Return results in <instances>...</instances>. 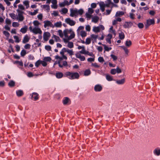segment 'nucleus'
Segmentation results:
<instances>
[{
    "label": "nucleus",
    "instance_id": "1",
    "mask_svg": "<svg viewBox=\"0 0 160 160\" xmlns=\"http://www.w3.org/2000/svg\"><path fill=\"white\" fill-rule=\"evenodd\" d=\"M65 74L66 77L70 79H78L79 77L78 73L77 72H65Z\"/></svg>",
    "mask_w": 160,
    "mask_h": 160
},
{
    "label": "nucleus",
    "instance_id": "2",
    "mask_svg": "<svg viewBox=\"0 0 160 160\" xmlns=\"http://www.w3.org/2000/svg\"><path fill=\"white\" fill-rule=\"evenodd\" d=\"M155 24V21L154 19H149L146 21V23L145 24V28L147 29L150 25H154Z\"/></svg>",
    "mask_w": 160,
    "mask_h": 160
},
{
    "label": "nucleus",
    "instance_id": "3",
    "mask_svg": "<svg viewBox=\"0 0 160 160\" xmlns=\"http://www.w3.org/2000/svg\"><path fill=\"white\" fill-rule=\"evenodd\" d=\"M17 11L18 12V19L20 21H22L24 19V17L23 16L22 14L24 13V12L20 11V10L18 9L17 10Z\"/></svg>",
    "mask_w": 160,
    "mask_h": 160
},
{
    "label": "nucleus",
    "instance_id": "4",
    "mask_svg": "<svg viewBox=\"0 0 160 160\" xmlns=\"http://www.w3.org/2000/svg\"><path fill=\"white\" fill-rule=\"evenodd\" d=\"M65 22L68 24H69L71 26L74 25L76 22L73 20H72L70 18H67L65 20Z\"/></svg>",
    "mask_w": 160,
    "mask_h": 160
},
{
    "label": "nucleus",
    "instance_id": "5",
    "mask_svg": "<svg viewBox=\"0 0 160 160\" xmlns=\"http://www.w3.org/2000/svg\"><path fill=\"white\" fill-rule=\"evenodd\" d=\"M51 36L50 33L48 32H45L43 35V38L45 41H47Z\"/></svg>",
    "mask_w": 160,
    "mask_h": 160
},
{
    "label": "nucleus",
    "instance_id": "6",
    "mask_svg": "<svg viewBox=\"0 0 160 160\" xmlns=\"http://www.w3.org/2000/svg\"><path fill=\"white\" fill-rule=\"evenodd\" d=\"M44 27L45 28H46L47 27H51L53 28L54 26L51 22L48 20L45 21L44 22Z\"/></svg>",
    "mask_w": 160,
    "mask_h": 160
},
{
    "label": "nucleus",
    "instance_id": "7",
    "mask_svg": "<svg viewBox=\"0 0 160 160\" xmlns=\"http://www.w3.org/2000/svg\"><path fill=\"white\" fill-rule=\"evenodd\" d=\"M32 32L35 34H37L38 33H39L40 34H42V33L40 28H33Z\"/></svg>",
    "mask_w": 160,
    "mask_h": 160
},
{
    "label": "nucleus",
    "instance_id": "8",
    "mask_svg": "<svg viewBox=\"0 0 160 160\" xmlns=\"http://www.w3.org/2000/svg\"><path fill=\"white\" fill-rule=\"evenodd\" d=\"M102 89V86L100 84H97L95 85L94 87V90L96 92H100Z\"/></svg>",
    "mask_w": 160,
    "mask_h": 160
},
{
    "label": "nucleus",
    "instance_id": "9",
    "mask_svg": "<svg viewBox=\"0 0 160 160\" xmlns=\"http://www.w3.org/2000/svg\"><path fill=\"white\" fill-rule=\"evenodd\" d=\"M133 23L131 22H126L123 25V27L125 28H129L132 25Z\"/></svg>",
    "mask_w": 160,
    "mask_h": 160
},
{
    "label": "nucleus",
    "instance_id": "10",
    "mask_svg": "<svg viewBox=\"0 0 160 160\" xmlns=\"http://www.w3.org/2000/svg\"><path fill=\"white\" fill-rule=\"evenodd\" d=\"M38 94L36 92H33L32 93L31 99L33 98L35 101H36L38 99Z\"/></svg>",
    "mask_w": 160,
    "mask_h": 160
},
{
    "label": "nucleus",
    "instance_id": "11",
    "mask_svg": "<svg viewBox=\"0 0 160 160\" xmlns=\"http://www.w3.org/2000/svg\"><path fill=\"white\" fill-rule=\"evenodd\" d=\"M77 10H71V13L70 14V16L72 17H73L74 15H77Z\"/></svg>",
    "mask_w": 160,
    "mask_h": 160
},
{
    "label": "nucleus",
    "instance_id": "12",
    "mask_svg": "<svg viewBox=\"0 0 160 160\" xmlns=\"http://www.w3.org/2000/svg\"><path fill=\"white\" fill-rule=\"evenodd\" d=\"M55 76L58 78H61L63 76V74L62 73L60 72H58L56 73Z\"/></svg>",
    "mask_w": 160,
    "mask_h": 160
},
{
    "label": "nucleus",
    "instance_id": "13",
    "mask_svg": "<svg viewBox=\"0 0 160 160\" xmlns=\"http://www.w3.org/2000/svg\"><path fill=\"white\" fill-rule=\"evenodd\" d=\"M29 40V38L28 35H26L24 37L22 42L23 43H25L28 42Z\"/></svg>",
    "mask_w": 160,
    "mask_h": 160
},
{
    "label": "nucleus",
    "instance_id": "14",
    "mask_svg": "<svg viewBox=\"0 0 160 160\" xmlns=\"http://www.w3.org/2000/svg\"><path fill=\"white\" fill-rule=\"evenodd\" d=\"M28 28V26H25L24 27L21 28L20 32L22 33H25L27 32Z\"/></svg>",
    "mask_w": 160,
    "mask_h": 160
},
{
    "label": "nucleus",
    "instance_id": "15",
    "mask_svg": "<svg viewBox=\"0 0 160 160\" xmlns=\"http://www.w3.org/2000/svg\"><path fill=\"white\" fill-rule=\"evenodd\" d=\"M101 10L102 12H103L105 10V8L106 7L105 5V4L103 2H102L99 4Z\"/></svg>",
    "mask_w": 160,
    "mask_h": 160
},
{
    "label": "nucleus",
    "instance_id": "16",
    "mask_svg": "<svg viewBox=\"0 0 160 160\" xmlns=\"http://www.w3.org/2000/svg\"><path fill=\"white\" fill-rule=\"evenodd\" d=\"M116 82L118 84H122L125 82V79L123 78L121 80H117Z\"/></svg>",
    "mask_w": 160,
    "mask_h": 160
},
{
    "label": "nucleus",
    "instance_id": "17",
    "mask_svg": "<svg viewBox=\"0 0 160 160\" xmlns=\"http://www.w3.org/2000/svg\"><path fill=\"white\" fill-rule=\"evenodd\" d=\"M153 153L155 155L159 156L160 155V149H155L153 151Z\"/></svg>",
    "mask_w": 160,
    "mask_h": 160
},
{
    "label": "nucleus",
    "instance_id": "18",
    "mask_svg": "<svg viewBox=\"0 0 160 160\" xmlns=\"http://www.w3.org/2000/svg\"><path fill=\"white\" fill-rule=\"evenodd\" d=\"M16 94L18 96L21 97L23 95V92L22 90H18L16 91Z\"/></svg>",
    "mask_w": 160,
    "mask_h": 160
},
{
    "label": "nucleus",
    "instance_id": "19",
    "mask_svg": "<svg viewBox=\"0 0 160 160\" xmlns=\"http://www.w3.org/2000/svg\"><path fill=\"white\" fill-rule=\"evenodd\" d=\"M10 16L13 19H18V17H17V15L13 13H12L9 14Z\"/></svg>",
    "mask_w": 160,
    "mask_h": 160
},
{
    "label": "nucleus",
    "instance_id": "20",
    "mask_svg": "<svg viewBox=\"0 0 160 160\" xmlns=\"http://www.w3.org/2000/svg\"><path fill=\"white\" fill-rule=\"evenodd\" d=\"M91 73V72L90 69H88L85 71L84 75V76H87L90 75Z\"/></svg>",
    "mask_w": 160,
    "mask_h": 160
},
{
    "label": "nucleus",
    "instance_id": "21",
    "mask_svg": "<svg viewBox=\"0 0 160 160\" xmlns=\"http://www.w3.org/2000/svg\"><path fill=\"white\" fill-rule=\"evenodd\" d=\"M124 14V12L123 11H118L116 14V17L120 16Z\"/></svg>",
    "mask_w": 160,
    "mask_h": 160
},
{
    "label": "nucleus",
    "instance_id": "22",
    "mask_svg": "<svg viewBox=\"0 0 160 160\" xmlns=\"http://www.w3.org/2000/svg\"><path fill=\"white\" fill-rule=\"evenodd\" d=\"M98 17L97 16H95L92 18V21L96 23L98 22Z\"/></svg>",
    "mask_w": 160,
    "mask_h": 160
},
{
    "label": "nucleus",
    "instance_id": "23",
    "mask_svg": "<svg viewBox=\"0 0 160 160\" xmlns=\"http://www.w3.org/2000/svg\"><path fill=\"white\" fill-rule=\"evenodd\" d=\"M62 22L60 21L57 22L54 24V26L56 27H61L62 26Z\"/></svg>",
    "mask_w": 160,
    "mask_h": 160
},
{
    "label": "nucleus",
    "instance_id": "24",
    "mask_svg": "<svg viewBox=\"0 0 160 160\" xmlns=\"http://www.w3.org/2000/svg\"><path fill=\"white\" fill-rule=\"evenodd\" d=\"M132 42L130 40H127L125 42V45L126 47H129L132 45Z\"/></svg>",
    "mask_w": 160,
    "mask_h": 160
},
{
    "label": "nucleus",
    "instance_id": "25",
    "mask_svg": "<svg viewBox=\"0 0 160 160\" xmlns=\"http://www.w3.org/2000/svg\"><path fill=\"white\" fill-rule=\"evenodd\" d=\"M106 2V3L105 4V5L106 7H109L110 4H112V2H111V0H107Z\"/></svg>",
    "mask_w": 160,
    "mask_h": 160
},
{
    "label": "nucleus",
    "instance_id": "26",
    "mask_svg": "<svg viewBox=\"0 0 160 160\" xmlns=\"http://www.w3.org/2000/svg\"><path fill=\"white\" fill-rule=\"evenodd\" d=\"M119 38L121 39H123L125 38V35L124 33L122 32L121 33H119Z\"/></svg>",
    "mask_w": 160,
    "mask_h": 160
},
{
    "label": "nucleus",
    "instance_id": "27",
    "mask_svg": "<svg viewBox=\"0 0 160 160\" xmlns=\"http://www.w3.org/2000/svg\"><path fill=\"white\" fill-rule=\"evenodd\" d=\"M102 45L104 47V49H105V51H104V52H105V51H109L112 49V48L111 47H108L105 44H102Z\"/></svg>",
    "mask_w": 160,
    "mask_h": 160
},
{
    "label": "nucleus",
    "instance_id": "28",
    "mask_svg": "<svg viewBox=\"0 0 160 160\" xmlns=\"http://www.w3.org/2000/svg\"><path fill=\"white\" fill-rule=\"evenodd\" d=\"M15 85V82L13 80H11L8 83V85L11 87H14Z\"/></svg>",
    "mask_w": 160,
    "mask_h": 160
},
{
    "label": "nucleus",
    "instance_id": "29",
    "mask_svg": "<svg viewBox=\"0 0 160 160\" xmlns=\"http://www.w3.org/2000/svg\"><path fill=\"white\" fill-rule=\"evenodd\" d=\"M93 31L95 32H99L100 31L99 27H94L93 28Z\"/></svg>",
    "mask_w": 160,
    "mask_h": 160
},
{
    "label": "nucleus",
    "instance_id": "30",
    "mask_svg": "<svg viewBox=\"0 0 160 160\" xmlns=\"http://www.w3.org/2000/svg\"><path fill=\"white\" fill-rule=\"evenodd\" d=\"M24 4L26 6V8L29 7V2L28 0H25L23 2Z\"/></svg>",
    "mask_w": 160,
    "mask_h": 160
},
{
    "label": "nucleus",
    "instance_id": "31",
    "mask_svg": "<svg viewBox=\"0 0 160 160\" xmlns=\"http://www.w3.org/2000/svg\"><path fill=\"white\" fill-rule=\"evenodd\" d=\"M80 35L82 37H84L86 36L87 33L84 31H81L80 32Z\"/></svg>",
    "mask_w": 160,
    "mask_h": 160
},
{
    "label": "nucleus",
    "instance_id": "32",
    "mask_svg": "<svg viewBox=\"0 0 160 160\" xmlns=\"http://www.w3.org/2000/svg\"><path fill=\"white\" fill-rule=\"evenodd\" d=\"M52 38H54L56 42H58L60 40V39L59 37L55 35H53Z\"/></svg>",
    "mask_w": 160,
    "mask_h": 160
},
{
    "label": "nucleus",
    "instance_id": "33",
    "mask_svg": "<svg viewBox=\"0 0 160 160\" xmlns=\"http://www.w3.org/2000/svg\"><path fill=\"white\" fill-rule=\"evenodd\" d=\"M51 60V58L49 57H45L43 58V60L45 62H50Z\"/></svg>",
    "mask_w": 160,
    "mask_h": 160
},
{
    "label": "nucleus",
    "instance_id": "34",
    "mask_svg": "<svg viewBox=\"0 0 160 160\" xmlns=\"http://www.w3.org/2000/svg\"><path fill=\"white\" fill-rule=\"evenodd\" d=\"M106 78L109 81H111L112 80V77L109 75H107L106 76Z\"/></svg>",
    "mask_w": 160,
    "mask_h": 160
},
{
    "label": "nucleus",
    "instance_id": "35",
    "mask_svg": "<svg viewBox=\"0 0 160 160\" xmlns=\"http://www.w3.org/2000/svg\"><path fill=\"white\" fill-rule=\"evenodd\" d=\"M69 98L68 97H65V99L63 101V103L64 105H66L68 102Z\"/></svg>",
    "mask_w": 160,
    "mask_h": 160
},
{
    "label": "nucleus",
    "instance_id": "36",
    "mask_svg": "<svg viewBox=\"0 0 160 160\" xmlns=\"http://www.w3.org/2000/svg\"><path fill=\"white\" fill-rule=\"evenodd\" d=\"M68 47L69 48H73V43L72 42H69L68 43Z\"/></svg>",
    "mask_w": 160,
    "mask_h": 160
},
{
    "label": "nucleus",
    "instance_id": "37",
    "mask_svg": "<svg viewBox=\"0 0 160 160\" xmlns=\"http://www.w3.org/2000/svg\"><path fill=\"white\" fill-rule=\"evenodd\" d=\"M26 53V51L24 49H23L21 52V55L22 57H24Z\"/></svg>",
    "mask_w": 160,
    "mask_h": 160
},
{
    "label": "nucleus",
    "instance_id": "38",
    "mask_svg": "<svg viewBox=\"0 0 160 160\" xmlns=\"http://www.w3.org/2000/svg\"><path fill=\"white\" fill-rule=\"evenodd\" d=\"M75 34L74 32H72V33L71 34L70 36L68 38V39L69 40H71L73 38H74L75 37Z\"/></svg>",
    "mask_w": 160,
    "mask_h": 160
},
{
    "label": "nucleus",
    "instance_id": "39",
    "mask_svg": "<svg viewBox=\"0 0 160 160\" xmlns=\"http://www.w3.org/2000/svg\"><path fill=\"white\" fill-rule=\"evenodd\" d=\"M43 8H44L46 9L48 11V12H49L50 9V6L48 5H43Z\"/></svg>",
    "mask_w": 160,
    "mask_h": 160
},
{
    "label": "nucleus",
    "instance_id": "40",
    "mask_svg": "<svg viewBox=\"0 0 160 160\" xmlns=\"http://www.w3.org/2000/svg\"><path fill=\"white\" fill-rule=\"evenodd\" d=\"M40 64H41V60H38L35 62V66L36 67H38Z\"/></svg>",
    "mask_w": 160,
    "mask_h": 160
},
{
    "label": "nucleus",
    "instance_id": "41",
    "mask_svg": "<svg viewBox=\"0 0 160 160\" xmlns=\"http://www.w3.org/2000/svg\"><path fill=\"white\" fill-rule=\"evenodd\" d=\"M14 64H18L19 65L21 66H22L23 65V64L22 61H15L14 62Z\"/></svg>",
    "mask_w": 160,
    "mask_h": 160
},
{
    "label": "nucleus",
    "instance_id": "42",
    "mask_svg": "<svg viewBox=\"0 0 160 160\" xmlns=\"http://www.w3.org/2000/svg\"><path fill=\"white\" fill-rule=\"evenodd\" d=\"M91 42V40L90 38H86L85 42V43L86 44H89Z\"/></svg>",
    "mask_w": 160,
    "mask_h": 160
},
{
    "label": "nucleus",
    "instance_id": "43",
    "mask_svg": "<svg viewBox=\"0 0 160 160\" xmlns=\"http://www.w3.org/2000/svg\"><path fill=\"white\" fill-rule=\"evenodd\" d=\"M3 34L7 38H8L10 36L9 33L7 31H3Z\"/></svg>",
    "mask_w": 160,
    "mask_h": 160
},
{
    "label": "nucleus",
    "instance_id": "44",
    "mask_svg": "<svg viewBox=\"0 0 160 160\" xmlns=\"http://www.w3.org/2000/svg\"><path fill=\"white\" fill-rule=\"evenodd\" d=\"M84 11L83 9H80L78 10H77V15L78 14H79L80 15H82Z\"/></svg>",
    "mask_w": 160,
    "mask_h": 160
},
{
    "label": "nucleus",
    "instance_id": "45",
    "mask_svg": "<svg viewBox=\"0 0 160 160\" xmlns=\"http://www.w3.org/2000/svg\"><path fill=\"white\" fill-rule=\"evenodd\" d=\"M45 49L48 51H50L51 50V47L49 45H46L45 46Z\"/></svg>",
    "mask_w": 160,
    "mask_h": 160
},
{
    "label": "nucleus",
    "instance_id": "46",
    "mask_svg": "<svg viewBox=\"0 0 160 160\" xmlns=\"http://www.w3.org/2000/svg\"><path fill=\"white\" fill-rule=\"evenodd\" d=\"M33 23L34 25L35 26H38L40 24L39 22L37 20L34 21Z\"/></svg>",
    "mask_w": 160,
    "mask_h": 160
},
{
    "label": "nucleus",
    "instance_id": "47",
    "mask_svg": "<svg viewBox=\"0 0 160 160\" xmlns=\"http://www.w3.org/2000/svg\"><path fill=\"white\" fill-rule=\"evenodd\" d=\"M67 52L69 54L70 56H72L73 54V52L72 50H69L68 49V50L67 51Z\"/></svg>",
    "mask_w": 160,
    "mask_h": 160
},
{
    "label": "nucleus",
    "instance_id": "48",
    "mask_svg": "<svg viewBox=\"0 0 160 160\" xmlns=\"http://www.w3.org/2000/svg\"><path fill=\"white\" fill-rule=\"evenodd\" d=\"M58 32L59 35L61 38H62L63 37V34L62 32V30H59L58 31Z\"/></svg>",
    "mask_w": 160,
    "mask_h": 160
},
{
    "label": "nucleus",
    "instance_id": "49",
    "mask_svg": "<svg viewBox=\"0 0 160 160\" xmlns=\"http://www.w3.org/2000/svg\"><path fill=\"white\" fill-rule=\"evenodd\" d=\"M98 61L101 63H102L104 61L103 58L101 57H100L98 58Z\"/></svg>",
    "mask_w": 160,
    "mask_h": 160
},
{
    "label": "nucleus",
    "instance_id": "50",
    "mask_svg": "<svg viewBox=\"0 0 160 160\" xmlns=\"http://www.w3.org/2000/svg\"><path fill=\"white\" fill-rule=\"evenodd\" d=\"M19 25V24L17 22H14L12 23V26L14 27H18Z\"/></svg>",
    "mask_w": 160,
    "mask_h": 160
},
{
    "label": "nucleus",
    "instance_id": "51",
    "mask_svg": "<svg viewBox=\"0 0 160 160\" xmlns=\"http://www.w3.org/2000/svg\"><path fill=\"white\" fill-rule=\"evenodd\" d=\"M138 27L140 29L144 27V25L142 23H139L138 24Z\"/></svg>",
    "mask_w": 160,
    "mask_h": 160
},
{
    "label": "nucleus",
    "instance_id": "52",
    "mask_svg": "<svg viewBox=\"0 0 160 160\" xmlns=\"http://www.w3.org/2000/svg\"><path fill=\"white\" fill-rule=\"evenodd\" d=\"M110 56L114 61L116 60L117 59V57L114 55L111 54Z\"/></svg>",
    "mask_w": 160,
    "mask_h": 160
},
{
    "label": "nucleus",
    "instance_id": "53",
    "mask_svg": "<svg viewBox=\"0 0 160 160\" xmlns=\"http://www.w3.org/2000/svg\"><path fill=\"white\" fill-rule=\"evenodd\" d=\"M14 38L15 39V42H20L18 37L17 36H14Z\"/></svg>",
    "mask_w": 160,
    "mask_h": 160
},
{
    "label": "nucleus",
    "instance_id": "54",
    "mask_svg": "<svg viewBox=\"0 0 160 160\" xmlns=\"http://www.w3.org/2000/svg\"><path fill=\"white\" fill-rule=\"evenodd\" d=\"M38 9H36L34 10L33 12H30V15L32 16L35 15L37 13H38Z\"/></svg>",
    "mask_w": 160,
    "mask_h": 160
},
{
    "label": "nucleus",
    "instance_id": "55",
    "mask_svg": "<svg viewBox=\"0 0 160 160\" xmlns=\"http://www.w3.org/2000/svg\"><path fill=\"white\" fill-rule=\"evenodd\" d=\"M41 64H42V65L44 67H46L47 65V64L46 63V62H45L44 60H41Z\"/></svg>",
    "mask_w": 160,
    "mask_h": 160
},
{
    "label": "nucleus",
    "instance_id": "56",
    "mask_svg": "<svg viewBox=\"0 0 160 160\" xmlns=\"http://www.w3.org/2000/svg\"><path fill=\"white\" fill-rule=\"evenodd\" d=\"M62 11L63 13L66 14L68 12V9L66 8H64L62 9Z\"/></svg>",
    "mask_w": 160,
    "mask_h": 160
},
{
    "label": "nucleus",
    "instance_id": "57",
    "mask_svg": "<svg viewBox=\"0 0 160 160\" xmlns=\"http://www.w3.org/2000/svg\"><path fill=\"white\" fill-rule=\"evenodd\" d=\"M31 45L29 44H26L24 46V47L26 49H29L30 48Z\"/></svg>",
    "mask_w": 160,
    "mask_h": 160
},
{
    "label": "nucleus",
    "instance_id": "58",
    "mask_svg": "<svg viewBox=\"0 0 160 160\" xmlns=\"http://www.w3.org/2000/svg\"><path fill=\"white\" fill-rule=\"evenodd\" d=\"M110 72L111 74L114 75L116 72V70L115 69H112L111 70Z\"/></svg>",
    "mask_w": 160,
    "mask_h": 160
},
{
    "label": "nucleus",
    "instance_id": "59",
    "mask_svg": "<svg viewBox=\"0 0 160 160\" xmlns=\"http://www.w3.org/2000/svg\"><path fill=\"white\" fill-rule=\"evenodd\" d=\"M85 54H87L88 55L92 57L94 56V55L92 53L88 51H86Z\"/></svg>",
    "mask_w": 160,
    "mask_h": 160
},
{
    "label": "nucleus",
    "instance_id": "60",
    "mask_svg": "<svg viewBox=\"0 0 160 160\" xmlns=\"http://www.w3.org/2000/svg\"><path fill=\"white\" fill-rule=\"evenodd\" d=\"M18 8L22 10H24L25 9V8L24 7L22 4H20L18 6Z\"/></svg>",
    "mask_w": 160,
    "mask_h": 160
},
{
    "label": "nucleus",
    "instance_id": "61",
    "mask_svg": "<svg viewBox=\"0 0 160 160\" xmlns=\"http://www.w3.org/2000/svg\"><path fill=\"white\" fill-rule=\"evenodd\" d=\"M92 66H93L96 68H99L100 67V66L99 65H98L96 63H92Z\"/></svg>",
    "mask_w": 160,
    "mask_h": 160
},
{
    "label": "nucleus",
    "instance_id": "62",
    "mask_svg": "<svg viewBox=\"0 0 160 160\" xmlns=\"http://www.w3.org/2000/svg\"><path fill=\"white\" fill-rule=\"evenodd\" d=\"M68 29H66L64 30L63 31V33L65 37H68Z\"/></svg>",
    "mask_w": 160,
    "mask_h": 160
},
{
    "label": "nucleus",
    "instance_id": "63",
    "mask_svg": "<svg viewBox=\"0 0 160 160\" xmlns=\"http://www.w3.org/2000/svg\"><path fill=\"white\" fill-rule=\"evenodd\" d=\"M6 23L7 24H10L11 23V20L8 18H7L5 20Z\"/></svg>",
    "mask_w": 160,
    "mask_h": 160
},
{
    "label": "nucleus",
    "instance_id": "64",
    "mask_svg": "<svg viewBox=\"0 0 160 160\" xmlns=\"http://www.w3.org/2000/svg\"><path fill=\"white\" fill-rule=\"evenodd\" d=\"M86 29L87 31H88V32H89L91 30V28H90V25H86Z\"/></svg>",
    "mask_w": 160,
    "mask_h": 160
}]
</instances>
